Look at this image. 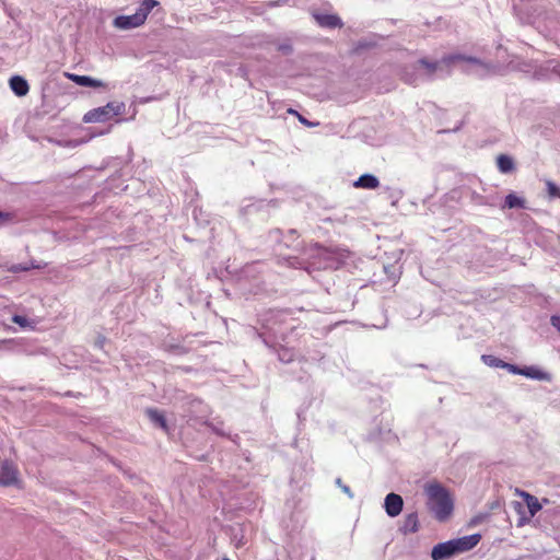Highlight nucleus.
Instances as JSON below:
<instances>
[{"mask_svg":"<svg viewBox=\"0 0 560 560\" xmlns=\"http://www.w3.org/2000/svg\"><path fill=\"white\" fill-rule=\"evenodd\" d=\"M481 540L480 534H471L459 538L447 540L454 556L467 552L474 549Z\"/></svg>","mask_w":560,"mask_h":560,"instance_id":"6","label":"nucleus"},{"mask_svg":"<svg viewBox=\"0 0 560 560\" xmlns=\"http://www.w3.org/2000/svg\"><path fill=\"white\" fill-rule=\"evenodd\" d=\"M378 186L380 180L373 174H363L354 182V187L357 188L375 189Z\"/></svg>","mask_w":560,"mask_h":560,"instance_id":"19","label":"nucleus"},{"mask_svg":"<svg viewBox=\"0 0 560 560\" xmlns=\"http://www.w3.org/2000/svg\"><path fill=\"white\" fill-rule=\"evenodd\" d=\"M278 50L281 51L283 55H291L293 51V47L290 42H284L278 45Z\"/></svg>","mask_w":560,"mask_h":560,"instance_id":"29","label":"nucleus"},{"mask_svg":"<svg viewBox=\"0 0 560 560\" xmlns=\"http://www.w3.org/2000/svg\"><path fill=\"white\" fill-rule=\"evenodd\" d=\"M454 557L447 541L440 542L432 548L431 558L433 560H447Z\"/></svg>","mask_w":560,"mask_h":560,"instance_id":"18","label":"nucleus"},{"mask_svg":"<svg viewBox=\"0 0 560 560\" xmlns=\"http://www.w3.org/2000/svg\"><path fill=\"white\" fill-rule=\"evenodd\" d=\"M30 268L27 266H22V265H18V266H13L12 267V271L16 272V271H26L28 270Z\"/></svg>","mask_w":560,"mask_h":560,"instance_id":"36","label":"nucleus"},{"mask_svg":"<svg viewBox=\"0 0 560 560\" xmlns=\"http://www.w3.org/2000/svg\"><path fill=\"white\" fill-rule=\"evenodd\" d=\"M105 341H106V339L104 337H100V338H97L95 346L103 349Z\"/></svg>","mask_w":560,"mask_h":560,"instance_id":"37","label":"nucleus"},{"mask_svg":"<svg viewBox=\"0 0 560 560\" xmlns=\"http://www.w3.org/2000/svg\"><path fill=\"white\" fill-rule=\"evenodd\" d=\"M525 199L516 196L514 192H511L505 196L504 205L502 208L508 209H524L526 208Z\"/></svg>","mask_w":560,"mask_h":560,"instance_id":"21","label":"nucleus"},{"mask_svg":"<svg viewBox=\"0 0 560 560\" xmlns=\"http://www.w3.org/2000/svg\"><path fill=\"white\" fill-rule=\"evenodd\" d=\"M267 241L273 249L281 247L299 249L301 245L300 234L295 229H290L285 234L280 229H272L267 234Z\"/></svg>","mask_w":560,"mask_h":560,"instance_id":"4","label":"nucleus"},{"mask_svg":"<svg viewBox=\"0 0 560 560\" xmlns=\"http://www.w3.org/2000/svg\"><path fill=\"white\" fill-rule=\"evenodd\" d=\"M335 483H336V486H337V487H339V488L341 489V491H342L345 494H347V497H348V498H350V499H353V498H354V494H353V492L351 491L350 487H349V486H347V485H345V483L342 482L341 478H337V479L335 480Z\"/></svg>","mask_w":560,"mask_h":560,"instance_id":"28","label":"nucleus"},{"mask_svg":"<svg viewBox=\"0 0 560 560\" xmlns=\"http://www.w3.org/2000/svg\"><path fill=\"white\" fill-rule=\"evenodd\" d=\"M399 530L404 534H412L419 530V520L416 512L406 515Z\"/></svg>","mask_w":560,"mask_h":560,"instance_id":"16","label":"nucleus"},{"mask_svg":"<svg viewBox=\"0 0 560 560\" xmlns=\"http://www.w3.org/2000/svg\"><path fill=\"white\" fill-rule=\"evenodd\" d=\"M113 25L119 30H131L141 26L142 22L140 21V15L133 13L131 15H119L115 18Z\"/></svg>","mask_w":560,"mask_h":560,"instance_id":"11","label":"nucleus"},{"mask_svg":"<svg viewBox=\"0 0 560 560\" xmlns=\"http://www.w3.org/2000/svg\"><path fill=\"white\" fill-rule=\"evenodd\" d=\"M481 361L486 365H488L490 368H501V369H503V366H504V361L499 359V358H497V357H494V355H492V354H483V355H481Z\"/></svg>","mask_w":560,"mask_h":560,"instance_id":"25","label":"nucleus"},{"mask_svg":"<svg viewBox=\"0 0 560 560\" xmlns=\"http://www.w3.org/2000/svg\"><path fill=\"white\" fill-rule=\"evenodd\" d=\"M145 413H147L148 418L150 419V421L155 427H159L164 432L168 433V431H170L168 424L166 422L165 416L161 411L153 409V408H149V409H147Z\"/></svg>","mask_w":560,"mask_h":560,"instance_id":"17","label":"nucleus"},{"mask_svg":"<svg viewBox=\"0 0 560 560\" xmlns=\"http://www.w3.org/2000/svg\"><path fill=\"white\" fill-rule=\"evenodd\" d=\"M522 375L532 380L551 382V374L541 369L530 365L522 368Z\"/></svg>","mask_w":560,"mask_h":560,"instance_id":"13","label":"nucleus"},{"mask_svg":"<svg viewBox=\"0 0 560 560\" xmlns=\"http://www.w3.org/2000/svg\"><path fill=\"white\" fill-rule=\"evenodd\" d=\"M497 165L502 173H509L514 168L513 160L510 156L503 154L498 158Z\"/></svg>","mask_w":560,"mask_h":560,"instance_id":"22","label":"nucleus"},{"mask_svg":"<svg viewBox=\"0 0 560 560\" xmlns=\"http://www.w3.org/2000/svg\"><path fill=\"white\" fill-rule=\"evenodd\" d=\"M11 221V214L9 212L0 211V226L5 225Z\"/></svg>","mask_w":560,"mask_h":560,"instance_id":"31","label":"nucleus"},{"mask_svg":"<svg viewBox=\"0 0 560 560\" xmlns=\"http://www.w3.org/2000/svg\"><path fill=\"white\" fill-rule=\"evenodd\" d=\"M404 506L402 498L396 493H388L385 498L384 508L388 516L396 517L398 516Z\"/></svg>","mask_w":560,"mask_h":560,"instance_id":"10","label":"nucleus"},{"mask_svg":"<svg viewBox=\"0 0 560 560\" xmlns=\"http://www.w3.org/2000/svg\"><path fill=\"white\" fill-rule=\"evenodd\" d=\"M457 62H466L469 65H479V60L472 57H465L462 55H452L443 58L441 61L430 62L427 59H420L419 63H421L429 72V74L435 73L438 70H441L444 66L448 67L451 65H455Z\"/></svg>","mask_w":560,"mask_h":560,"instance_id":"5","label":"nucleus"},{"mask_svg":"<svg viewBox=\"0 0 560 560\" xmlns=\"http://www.w3.org/2000/svg\"><path fill=\"white\" fill-rule=\"evenodd\" d=\"M550 322L551 325L560 332V315H552Z\"/></svg>","mask_w":560,"mask_h":560,"instance_id":"33","label":"nucleus"},{"mask_svg":"<svg viewBox=\"0 0 560 560\" xmlns=\"http://www.w3.org/2000/svg\"><path fill=\"white\" fill-rule=\"evenodd\" d=\"M283 260L291 268L303 269L308 275H313L319 270L338 269L345 261V255L339 250L315 244L305 250L304 257L289 256Z\"/></svg>","mask_w":560,"mask_h":560,"instance_id":"1","label":"nucleus"},{"mask_svg":"<svg viewBox=\"0 0 560 560\" xmlns=\"http://www.w3.org/2000/svg\"><path fill=\"white\" fill-rule=\"evenodd\" d=\"M313 16L317 24L324 28L332 30L343 25L341 19L336 14L314 13Z\"/></svg>","mask_w":560,"mask_h":560,"instance_id":"12","label":"nucleus"},{"mask_svg":"<svg viewBox=\"0 0 560 560\" xmlns=\"http://www.w3.org/2000/svg\"><path fill=\"white\" fill-rule=\"evenodd\" d=\"M159 5V2L156 0H143L137 11L135 12L137 15H140V21L142 24L145 22L149 13Z\"/></svg>","mask_w":560,"mask_h":560,"instance_id":"20","label":"nucleus"},{"mask_svg":"<svg viewBox=\"0 0 560 560\" xmlns=\"http://www.w3.org/2000/svg\"><path fill=\"white\" fill-rule=\"evenodd\" d=\"M212 430H213L215 433L220 434V435H224V434H225L222 430H220V428H215V427H213V425H212Z\"/></svg>","mask_w":560,"mask_h":560,"instance_id":"38","label":"nucleus"},{"mask_svg":"<svg viewBox=\"0 0 560 560\" xmlns=\"http://www.w3.org/2000/svg\"><path fill=\"white\" fill-rule=\"evenodd\" d=\"M265 316L266 317L262 320H264V326L266 327V329H268L276 336H278V335L282 336L283 331L280 328V326L282 324H284L285 319L289 316V313L285 311L271 310Z\"/></svg>","mask_w":560,"mask_h":560,"instance_id":"7","label":"nucleus"},{"mask_svg":"<svg viewBox=\"0 0 560 560\" xmlns=\"http://www.w3.org/2000/svg\"><path fill=\"white\" fill-rule=\"evenodd\" d=\"M525 502L528 508L530 516H534L538 511L541 510V504L538 499L532 494L524 493Z\"/></svg>","mask_w":560,"mask_h":560,"instance_id":"23","label":"nucleus"},{"mask_svg":"<svg viewBox=\"0 0 560 560\" xmlns=\"http://www.w3.org/2000/svg\"><path fill=\"white\" fill-rule=\"evenodd\" d=\"M546 186H547L548 195L551 198H558L559 197L560 188L553 182L547 180Z\"/></svg>","mask_w":560,"mask_h":560,"instance_id":"27","label":"nucleus"},{"mask_svg":"<svg viewBox=\"0 0 560 560\" xmlns=\"http://www.w3.org/2000/svg\"><path fill=\"white\" fill-rule=\"evenodd\" d=\"M288 113L298 117L300 115L295 109L289 108Z\"/></svg>","mask_w":560,"mask_h":560,"instance_id":"39","label":"nucleus"},{"mask_svg":"<svg viewBox=\"0 0 560 560\" xmlns=\"http://www.w3.org/2000/svg\"><path fill=\"white\" fill-rule=\"evenodd\" d=\"M292 353L290 351H283V353H279V359L282 361V362H291L292 361Z\"/></svg>","mask_w":560,"mask_h":560,"instance_id":"32","label":"nucleus"},{"mask_svg":"<svg viewBox=\"0 0 560 560\" xmlns=\"http://www.w3.org/2000/svg\"><path fill=\"white\" fill-rule=\"evenodd\" d=\"M258 266H259V262H250V264H246L242 269H241V272H240V277L238 279L240 280H243V279H248V278H252L255 276L256 272H258Z\"/></svg>","mask_w":560,"mask_h":560,"instance_id":"24","label":"nucleus"},{"mask_svg":"<svg viewBox=\"0 0 560 560\" xmlns=\"http://www.w3.org/2000/svg\"><path fill=\"white\" fill-rule=\"evenodd\" d=\"M233 541H234L235 547H237V548L244 546V544H245L243 541V536L241 538H237V536L235 535L233 538Z\"/></svg>","mask_w":560,"mask_h":560,"instance_id":"35","label":"nucleus"},{"mask_svg":"<svg viewBox=\"0 0 560 560\" xmlns=\"http://www.w3.org/2000/svg\"><path fill=\"white\" fill-rule=\"evenodd\" d=\"M428 497V508L434 514L435 518L443 522L450 517L453 512L454 503L450 492L438 482L425 486Z\"/></svg>","mask_w":560,"mask_h":560,"instance_id":"2","label":"nucleus"},{"mask_svg":"<svg viewBox=\"0 0 560 560\" xmlns=\"http://www.w3.org/2000/svg\"><path fill=\"white\" fill-rule=\"evenodd\" d=\"M10 88L18 96H25L28 93L30 86L27 81L21 75H13L9 81Z\"/></svg>","mask_w":560,"mask_h":560,"instance_id":"14","label":"nucleus"},{"mask_svg":"<svg viewBox=\"0 0 560 560\" xmlns=\"http://www.w3.org/2000/svg\"><path fill=\"white\" fill-rule=\"evenodd\" d=\"M298 119H299V121H300V122H302L303 125L308 126V127L317 126V125H318L317 122H315V124L310 122V121H308L304 116H302L301 114H300V115H298Z\"/></svg>","mask_w":560,"mask_h":560,"instance_id":"34","label":"nucleus"},{"mask_svg":"<svg viewBox=\"0 0 560 560\" xmlns=\"http://www.w3.org/2000/svg\"><path fill=\"white\" fill-rule=\"evenodd\" d=\"M503 369L508 370L512 374L522 375V368H520L517 365L504 362Z\"/></svg>","mask_w":560,"mask_h":560,"instance_id":"30","label":"nucleus"},{"mask_svg":"<svg viewBox=\"0 0 560 560\" xmlns=\"http://www.w3.org/2000/svg\"><path fill=\"white\" fill-rule=\"evenodd\" d=\"M12 322L18 324L22 328H34V325H35L34 322H31L25 316L18 315V314L12 316Z\"/></svg>","mask_w":560,"mask_h":560,"instance_id":"26","label":"nucleus"},{"mask_svg":"<svg viewBox=\"0 0 560 560\" xmlns=\"http://www.w3.org/2000/svg\"><path fill=\"white\" fill-rule=\"evenodd\" d=\"M19 481V470L11 460H3L0 464V486L9 487Z\"/></svg>","mask_w":560,"mask_h":560,"instance_id":"8","label":"nucleus"},{"mask_svg":"<svg viewBox=\"0 0 560 560\" xmlns=\"http://www.w3.org/2000/svg\"><path fill=\"white\" fill-rule=\"evenodd\" d=\"M538 80L560 78V60H548L535 71Z\"/></svg>","mask_w":560,"mask_h":560,"instance_id":"9","label":"nucleus"},{"mask_svg":"<svg viewBox=\"0 0 560 560\" xmlns=\"http://www.w3.org/2000/svg\"><path fill=\"white\" fill-rule=\"evenodd\" d=\"M126 105L124 102H109L105 106L93 108L84 114L83 121L91 122H105L125 112Z\"/></svg>","mask_w":560,"mask_h":560,"instance_id":"3","label":"nucleus"},{"mask_svg":"<svg viewBox=\"0 0 560 560\" xmlns=\"http://www.w3.org/2000/svg\"><path fill=\"white\" fill-rule=\"evenodd\" d=\"M223 560H230V559H228V558H224Z\"/></svg>","mask_w":560,"mask_h":560,"instance_id":"40","label":"nucleus"},{"mask_svg":"<svg viewBox=\"0 0 560 560\" xmlns=\"http://www.w3.org/2000/svg\"><path fill=\"white\" fill-rule=\"evenodd\" d=\"M67 77L80 86H90V88H102L104 83L100 80L91 78L89 75H79L73 73H67Z\"/></svg>","mask_w":560,"mask_h":560,"instance_id":"15","label":"nucleus"}]
</instances>
